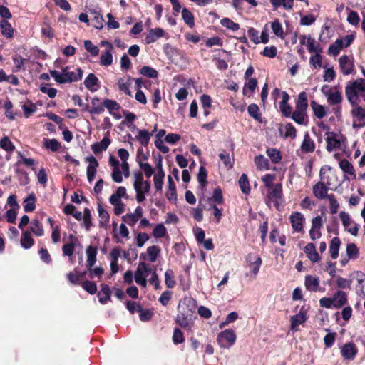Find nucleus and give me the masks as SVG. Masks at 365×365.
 <instances>
[{
	"mask_svg": "<svg viewBox=\"0 0 365 365\" xmlns=\"http://www.w3.org/2000/svg\"><path fill=\"white\" fill-rule=\"evenodd\" d=\"M359 91H365V78L349 81L345 87V94L351 105L358 103Z\"/></svg>",
	"mask_w": 365,
	"mask_h": 365,
	"instance_id": "nucleus-1",
	"label": "nucleus"
},
{
	"mask_svg": "<svg viewBox=\"0 0 365 365\" xmlns=\"http://www.w3.org/2000/svg\"><path fill=\"white\" fill-rule=\"evenodd\" d=\"M83 73V70L81 68H77V73H75L73 71H71L70 73H61L56 70L50 71L51 76L57 83L61 84L78 81L82 79Z\"/></svg>",
	"mask_w": 365,
	"mask_h": 365,
	"instance_id": "nucleus-2",
	"label": "nucleus"
},
{
	"mask_svg": "<svg viewBox=\"0 0 365 365\" xmlns=\"http://www.w3.org/2000/svg\"><path fill=\"white\" fill-rule=\"evenodd\" d=\"M320 178L324 182L319 181L317 182L312 188L313 194L314 197L317 199L322 200L327 198L329 195L328 192V186L331 185V182L329 176H325V173L323 171V168L320 170Z\"/></svg>",
	"mask_w": 365,
	"mask_h": 365,
	"instance_id": "nucleus-3",
	"label": "nucleus"
},
{
	"mask_svg": "<svg viewBox=\"0 0 365 365\" xmlns=\"http://www.w3.org/2000/svg\"><path fill=\"white\" fill-rule=\"evenodd\" d=\"M351 115L353 118L352 128L359 130L365 127V108L358 105L356 103L351 105Z\"/></svg>",
	"mask_w": 365,
	"mask_h": 365,
	"instance_id": "nucleus-4",
	"label": "nucleus"
},
{
	"mask_svg": "<svg viewBox=\"0 0 365 365\" xmlns=\"http://www.w3.org/2000/svg\"><path fill=\"white\" fill-rule=\"evenodd\" d=\"M237 336L232 329H225L218 334L217 341L221 348L229 349L236 341Z\"/></svg>",
	"mask_w": 365,
	"mask_h": 365,
	"instance_id": "nucleus-5",
	"label": "nucleus"
},
{
	"mask_svg": "<svg viewBox=\"0 0 365 365\" xmlns=\"http://www.w3.org/2000/svg\"><path fill=\"white\" fill-rule=\"evenodd\" d=\"M283 197V189L282 183H277L271 189H268L266 195L265 202L268 205L269 202H273L274 205L277 209H279V200Z\"/></svg>",
	"mask_w": 365,
	"mask_h": 365,
	"instance_id": "nucleus-6",
	"label": "nucleus"
},
{
	"mask_svg": "<svg viewBox=\"0 0 365 365\" xmlns=\"http://www.w3.org/2000/svg\"><path fill=\"white\" fill-rule=\"evenodd\" d=\"M192 310L189 308L178 307V313L175 317V322L182 328L186 329L190 326V321L192 315Z\"/></svg>",
	"mask_w": 365,
	"mask_h": 365,
	"instance_id": "nucleus-7",
	"label": "nucleus"
},
{
	"mask_svg": "<svg viewBox=\"0 0 365 365\" xmlns=\"http://www.w3.org/2000/svg\"><path fill=\"white\" fill-rule=\"evenodd\" d=\"M289 220L294 232H304L305 217L303 214L299 212H293L289 217Z\"/></svg>",
	"mask_w": 365,
	"mask_h": 365,
	"instance_id": "nucleus-8",
	"label": "nucleus"
},
{
	"mask_svg": "<svg viewBox=\"0 0 365 365\" xmlns=\"http://www.w3.org/2000/svg\"><path fill=\"white\" fill-rule=\"evenodd\" d=\"M85 161L89 163L87 166L86 175L88 182H91L95 178L99 163L97 159L93 155L86 157Z\"/></svg>",
	"mask_w": 365,
	"mask_h": 365,
	"instance_id": "nucleus-9",
	"label": "nucleus"
},
{
	"mask_svg": "<svg viewBox=\"0 0 365 365\" xmlns=\"http://www.w3.org/2000/svg\"><path fill=\"white\" fill-rule=\"evenodd\" d=\"M326 88H329V86L324 85L322 88V92L327 97V102L333 106L341 104L343 100L341 93L339 91L328 93L327 91H324Z\"/></svg>",
	"mask_w": 365,
	"mask_h": 365,
	"instance_id": "nucleus-10",
	"label": "nucleus"
},
{
	"mask_svg": "<svg viewBox=\"0 0 365 365\" xmlns=\"http://www.w3.org/2000/svg\"><path fill=\"white\" fill-rule=\"evenodd\" d=\"M357 353V347L352 342L345 344L341 349V356L346 360H354Z\"/></svg>",
	"mask_w": 365,
	"mask_h": 365,
	"instance_id": "nucleus-11",
	"label": "nucleus"
},
{
	"mask_svg": "<svg viewBox=\"0 0 365 365\" xmlns=\"http://www.w3.org/2000/svg\"><path fill=\"white\" fill-rule=\"evenodd\" d=\"M307 319V310L304 309V307H302L298 314L290 317V329L292 330H296V327L302 324Z\"/></svg>",
	"mask_w": 365,
	"mask_h": 365,
	"instance_id": "nucleus-12",
	"label": "nucleus"
},
{
	"mask_svg": "<svg viewBox=\"0 0 365 365\" xmlns=\"http://www.w3.org/2000/svg\"><path fill=\"white\" fill-rule=\"evenodd\" d=\"M332 299L334 303V308L340 309L348 303L347 293L341 289H339L334 294Z\"/></svg>",
	"mask_w": 365,
	"mask_h": 365,
	"instance_id": "nucleus-13",
	"label": "nucleus"
},
{
	"mask_svg": "<svg viewBox=\"0 0 365 365\" xmlns=\"http://www.w3.org/2000/svg\"><path fill=\"white\" fill-rule=\"evenodd\" d=\"M84 110H88L91 115L102 113L104 111L103 103L101 102L98 97L95 96L91 99V106L86 104Z\"/></svg>",
	"mask_w": 365,
	"mask_h": 365,
	"instance_id": "nucleus-14",
	"label": "nucleus"
},
{
	"mask_svg": "<svg viewBox=\"0 0 365 365\" xmlns=\"http://www.w3.org/2000/svg\"><path fill=\"white\" fill-rule=\"evenodd\" d=\"M339 67L344 75L347 76L351 74L354 68V64L351 61L348 56L344 55L340 57L339 60Z\"/></svg>",
	"mask_w": 365,
	"mask_h": 365,
	"instance_id": "nucleus-15",
	"label": "nucleus"
},
{
	"mask_svg": "<svg viewBox=\"0 0 365 365\" xmlns=\"http://www.w3.org/2000/svg\"><path fill=\"white\" fill-rule=\"evenodd\" d=\"M326 135L327 150L329 152H331L340 147L341 143L339 139L337 138V134L336 133L328 131Z\"/></svg>",
	"mask_w": 365,
	"mask_h": 365,
	"instance_id": "nucleus-16",
	"label": "nucleus"
},
{
	"mask_svg": "<svg viewBox=\"0 0 365 365\" xmlns=\"http://www.w3.org/2000/svg\"><path fill=\"white\" fill-rule=\"evenodd\" d=\"M165 31L161 28L151 29L145 38L146 44H150L155 42L160 38L165 36Z\"/></svg>",
	"mask_w": 365,
	"mask_h": 365,
	"instance_id": "nucleus-17",
	"label": "nucleus"
},
{
	"mask_svg": "<svg viewBox=\"0 0 365 365\" xmlns=\"http://www.w3.org/2000/svg\"><path fill=\"white\" fill-rule=\"evenodd\" d=\"M304 253L309 259L313 262H318L321 259V257L316 250V247L314 243L309 242L304 248Z\"/></svg>",
	"mask_w": 365,
	"mask_h": 365,
	"instance_id": "nucleus-18",
	"label": "nucleus"
},
{
	"mask_svg": "<svg viewBox=\"0 0 365 365\" xmlns=\"http://www.w3.org/2000/svg\"><path fill=\"white\" fill-rule=\"evenodd\" d=\"M111 290L106 284H101V290L98 292V301L102 304H106L110 301Z\"/></svg>",
	"mask_w": 365,
	"mask_h": 365,
	"instance_id": "nucleus-19",
	"label": "nucleus"
},
{
	"mask_svg": "<svg viewBox=\"0 0 365 365\" xmlns=\"http://www.w3.org/2000/svg\"><path fill=\"white\" fill-rule=\"evenodd\" d=\"M290 117L295 123L299 125H307L309 122L307 110L295 109Z\"/></svg>",
	"mask_w": 365,
	"mask_h": 365,
	"instance_id": "nucleus-20",
	"label": "nucleus"
},
{
	"mask_svg": "<svg viewBox=\"0 0 365 365\" xmlns=\"http://www.w3.org/2000/svg\"><path fill=\"white\" fill-rule=\"evenodd\" d=\"M84 85L91 92L96 91L99 87V80L93 73H89L84 80Z\"/></svg>",
	"mask_w": 365,
	"mask_h": 365,
	"instance_id": "nucleus-21",
	"label": "nucleus"
},
{
	"mask_svg": "<svg viewBox=\"0 0 365 365\" xmlns=\"http://www.w3.org/2000/svg\"><path fill=\"white\" fill-rule=\"evenodd\" d=\"M319 278L317 276L307 275L305 277L304 285L310 292H317L319 287Z\"/></svg>",
	"mask_w": 365,
	"mask_h": 365,
	"instance_id": "nucleus-22",
	"label": "nucleus"
},
{
	"mask_svg": "<svg viewBox=\"0 0 365 365\" xmlns=\"http://www.w3.org/2000/svg\"><path fill=\"white\" fill-rule=\"evenodd\" d=\"M86 252L87 255V261L86 265L87 269H91L96 262V255L98 252L97 247L89 245L87 247Z\"/></svg>",
	"mask_w": 365,
	"mask_h": 365,
	"instance_id": "nucleus-23",
	"label": "nucleus"
},
{
	"mask_svg": "<svg viewBox=\"0 0 365 365\" xmlns=\"http://www.w3.org/2000/svg\"><path fill=\"white\" fill-rule=\"evenodd\" d=\"M110 143V139L108 136L105 135L101 142L95 143L91 145V150L95 154H99L102 151L106 150Z\"/></svg>",
	"mask_w": 365,
	"mask_h": 365,
	"instance_id": "nucleus-24",
	"label": "nucleus"
},
{
	"mask_svg": "<svg viewBox=\"0 0 365 365\" xmlns=\"http://www.w3.org/2000/svg\"><path fill=\"white\" fill-rule=\"evenodd\" d=\"M315 149V143L310 138L308 132H306L304 136V140L301 144V150L303 153H312Z\"/></svg>",
	"mask_w": 365,
	"mask_h": 365,
	"instance_id": "nucleus-25",
	"label": "nucleus"
},
{
	"mask_svg": "<svg viewBox=\"0 0 365 365\" xmlns=\"http://www.w3.org/2000/svg\"><path fill=\"white\" fill-rule=\"evenodd\" d=\"M166 197L170 202L177 200L176 187L174 180L170 175L168 177V190L166 192Z\"/></svg>",
	"mask_w": 365,
	"mask_h": 365,
	"instance_id": "nucleus-26",
	"label": "nucleus"
},
{
	"mask_svg": "<svg viewBox=\"0 0 365 365\" xmlns=\"http://www.w3.org/2000/svg\"><path fill=\"white\" fill-rule=\"evenodd\" d=\"M341 244V240L337 237H334L331 240L329 251L331 259H336L339 257V251Z\"/></svg>",
	"mask_w": 365,
	"mask_h": 365,
	"instance_id": "nucleus-27",
	"label": "nucleus"
},
{
	"mask_svg": "<svg viewBox=\"0 0 365 365\" xmlns=\"http://www.w3.org/2000/svg\"><path fill=\"white\" fill-rule=\"evenodd\" d=\"M34 240L31 237L29 230L23 231L20 243L24 249H29L34 245Z\"/></svg>",
	"mask_w": 365,
	"mask_h": 365,
	"instance_id": "nucleus-28",
	"label": "nucleus"
},
{
	"mask_svg": "<svg viewBox=\"0 0 365 365\" xmlns=\"http://www.w3.org/2000/svg\"><path fill=\"white\" fill-rule=\"evenodd\" d=\"M0 29L2 35L7 38H11L14 36V29L11 24L7 20L0 21Z\"/></svg>",
	"mask_w": 365,
	"mask_h": 365,
	"instance_id": "nucleus-29",
	"label": "nucleus"
},
{
	"mask_svg": "<svg viewBox=\"0 0 365 365\" xmlns=\"http://www.w3.org/2000/svg\"><path fill=\"white\" fill-rule=\"evenodd\" d=\"M36 197L34 193H31L24 200V210L26 212H31L36 209Z\"/></svg>",
	"mask_w": 365,
	"mask_h": 365,
	"instance_id": "nucleus-30",
	"label": "nucleus"
},
{
	"mask_svg": "<svg viewBox=\"0 0 365 365\" xmlns=\"http://www.w3.org/2000/svg\"><path fill=\"white\" fill-rule=\"evenodd\" d=\"M98 211L100 217L99 227L106 229L110 220V215L101 205H98Z\"/></svg>",
	"mask_w": 365,
	"mask_h": 365,
	"instance_id": "nucleus-31",
	"label": "nucleus"
},
{
	"mask_svg": "<svg viewBox=\"0 0 365 365\" xmlns=\"http://www.w3.org/2000/svg\"><path fill=\"white\" fill-rule=\"evenodd\" d=\"M238 183L242 193L245 195H249L250 193L251 187L247 174H242L238 180Z\"/></svg>",
	"mask_w": 365,
	"mask_h": 365,
	"instance_id": "nucleus-32",
	"label": "nucleus"
},
{
	"mask_svg": "<svg viewBox=\"0 0 365 365\" xmlns=\"http://www.w3.org/2000/svg\"><path fill=\"white\" fill-rule=\"evenodd\" d=\"M344 48L343 39L338 38L334 43H331L328 48V54L336 56L339 54L341 48Z\"/></svg>",
	"mask_w": 365,
	"mask_h": 365,
	"instance_id": "nucleus-33",
	"label": "nucleus"
},
{
	"mask_svg": "<svg viewBox=\"0 0 365 365\" xmlns=\"http://www.w3.org/2000/svg\"><path fill=\"white\" fill-rule=\"evenodd\" d=\"M138 135L135 136L136 140L143 146H148L152 134L146 130H138Z\"/></svg>",
	"mask_w": 365,
	"mask_h": 365,
	"instance_id": "nucleus-34",
	"label": "nucleus"
},
{
	"mask_svg": "<svg viewBox=\"0 0 365 365\" xmlns=\"http://www.w3.org/2000/svg\"><path fill=\"white\" fill-rule=\"evenodd\" d=\"M308 108L307 95L305 91H302L299 94L297 101L296 102L295 109L307 110Z\"/></svg>",
	"mask_w": 365,
	"mask_h": 365,
	"instance_id": "nucleus-35",
	"label": "nucleus"
},
{
	"mask_svg": "<svg viewBox=\"0 0 365 365\" xmlns=\"http://www.w3.org/2000/svg\"><path fill=\"white\" fill-rule=\"evenodd\" d=\"M29 231L33 232L37 237H41L44 235L43 225L41 222L37 219L32 220Z\"/></svg>",
	"mask_w": 365,
	"mask_h": 365,
	"instance_id": "nucleus-36",
	"label": "nucleus"
},
{
	"mask_svg": "<svg viewBox=\"0 0 365 365\" xmlns=\"http://www.w3.org/2000/svg\"><path fill=\"white\" fill-rule=\"evenodd\" d=\"M43 146L46 149L50 150L52 152H57L61 148V144L58 140L55 138H44Z\"/></svg>",
	"mask_w": 365,
	"mask_h": 365,
	"instance_id": "nucleus-37",
	"label": "nucleus"
},
{
	"mask_svg": "<svg viewBox=\"0 0 365 365\" xmlns=\"http://www.w3.org/2000/svg\"><path fill=\"white\" fill-rule=\"evenodd\" d=\"M247 112L250 117L253 118L255 120L262 123V114L257 104H250L247 108Z\"/></svg>",
	"mask_w": 365,
	"mask_h": 365,
	"instance_id": "nucleus-38",
	"label": "nucleus"
},
{
	"mask_svg": "<svg viewBox=\"0 0 365 365\" xmlns=\"http://www.w3.org/2000/svg\"><path fill=\"white\" fill-rule=\"evenodd\" d=\"M339 167L344 173L349 174L356 178L355 170L352 164L346 159H343L339 162Z\"/></svg>",
	"mask_w": 365,
	"mask_h": 365,
	"instance_id": "nucleus-39",
	"label": "nucleus"
},
{
	"mask_svg": "<svg viewBox=\"0 0 365 365\" xmlns=\"http://www.w3.org/2000/svg\"><path fill=\"white\" fill-rule=\"evenodd\" d=\"M284 130L285 132L283 133V130L282 128L279 129L280 134L284 138H290L292 139L296 138L297 130L291 123H288L284 125Z\"/></svg>",
	"mask_w": 365,
	"mask_h": 365,
	"instance_id": "nucleus-40",
	"label": "nucleus"
},
{
	"mask_svg": "<svg viewBox=\"0 0 365 365\" xmlns=\"http://www.w3.org/2000/svg\"><path fill=\"white\" fill-rule=\"evenodd\" d=\"M208 201L209 202H215L218 205L224 204L225 199L222 195V190L220 187H217L214 190L212 195L211 197L208 198Z\"/></svg>",
	"mask_w": 365,
	"mask_h": 365,
	"instance_id": "nucleus-41",
	"label": "nucleus"
},
{
	"mask_svg": "<svg viewBox=\"0 0 365 365\" xmlns=\"http://www.w3.org/2000/svg\"><path fill=\"white\" fill-rule=\"evenodd\" d=\"M310 106L313 110L314 115L319 119L323 118L327 113L324 106L320 104H318L316 101H312L310 103Z\"/></svg>",
	"mask_w": 365,
	"mask_h": 365,
	"instance_id": "nucleus-42",
	"label": "nucleus"
},
{
	"mask_svg": "<svg viewBox=\"0 0 365 365\" xmlns=\"http://www.w3.org/2000/svg\"><path fill=\"white\" fill-rule=\"evenodd\" d=\"M266 153L274 164L279 163L282 158L281 152L277 148H267Z\"/></svg>",
	"mask_w": 365,
	"mask_h": 365,
	"instance_id": "nucleus-43",
	"label": "nucleus"
},
{
	"mask_svg": "<svg viewBox=\"0 0 365 365\" xmlns=\"http://www.w3.org/2000/svg\"><path fill=\"white\" fill-rule=\"evenodd\" d=\"M182 17L185 23L190 27L193 28L195 26L194 15L187 8H184L182 10Z\"/></svg>",
	"mask_w": 365,
	"mask_h": 365,
	"instance_id": "nucleus-44",
	"label": "nucleus"
},
{
	"mask_svg": "<svg viewBox=\"0 0 365 365\" xmlns=\"http://www.w3.org/2000/svg\"><path fill=\"white\" fill-rule=\"evenodd\" d=\"M90 14L93 15V17L91 19L93 27L97 29H101L104 22L102 15L96 11H91Z\"/></svg>",
	"mask_w": 365,
	"mask_h": 365,
	"instance_id": "nucleus-45",
	"label": "nucleus"
},
{
	"mask_svg": "<svg viewBox=\"0 0 365 365\" xmlns=\"http://www.w3.org/2000/svg\"><path fill=\"white\" fill-rule=\"evenodd\" d=\"M245 82L243 88L242 93L244 96L247 95V91H250L251 93H254L257 86V80L255 78H250L247 80Z\"/></svg>",
	"mask_w": 365,
	"mask_h": 365,
	"instance_id": "nucleus-46",
	"label": "nucleus"
},
{
	"mask_svg": "<svg viewBox=\"0 0 365 365\" xmlns=\"http://www.w3.org/2000/svg\"><path fill=\"white\" fill-rule=\"evenodd\" d=\"M197 181L202 188H205L207 186V171L206 168L201 165L199 168V172L197 174Z\"/></svg>",
	"mask_w": 365,
	"mask_h": 365,
	"instance_id": "nucleus-47",
	"label": "nucleus"
},
{
	"mask_svg": "<svg viewBox=\"0 0 365 365\" xmlns=\"http://www.w3.org/2000/svg\"><path fill=\"white\" fill-rule=\"evenodd\" d=\"M346 255L350 259H356L359 257V251L355 243H349L347 245Z\"/></svg>",
	"mask_w": 365,
	"mask_h": 365,
	"instance_id": "nucleus-48",
	"label": "nucleus"
},
{
	"mask_svg": "<svg viewBox=\"0 0 365 365\" xmlns=\"http://www.w3.org/2000/svg\"><path fill=\"white\" fill-rule=\"evenodd\" d=\"M139 73L141 75L150 78H157L158 76V72L157 71V70L148 66H143L140 69Z\"/></svg>",
	"mask_w": 365,
	"mask_h": 365,
	"instance_id": "nucleus-49",
	"label": "nucleus"
},
{
	"mask_svg": "<svg viewBox=\"0 0 365 365\" xmlns=\"http://www.w3.org/2000/svg\"><path fill=\"white\" fill-rule=\"evenodd\" d=\"M174 278V272L170 269H167L165 272V283L168 288L172 289L175 286L176 282Z\"/></svg>",
	"mask_w": 365,
	"mask_h": 365,
	"instance_id": "nucleus-50",
	"label": "nucleus"
},
{
	"mask_svg": "<svg viewBox=\"0 0 365 365\" xmlns=\"http://www.w3.org/2000/svg\"><path fill=\"white\" fill-rule=\"evenodd\" d=\"M271 28L273 33L278 37L284 38V31L282 26L278 19H275L274 21L271 23Z\"/></svg>",
	"mask_w": 365,
	"mask_h": 365,
	"instance_id": "nucleus-51",
	"label": "nucleus"
},
{
	"mask_svg": "<svg viewBox=\"0 0 365 365\" xmlns=\"http://www.w3.org/2000/svg\"><path fill=\"white\" fill-rule=\"evenodd\" d=\"M220 24L227 28V29H230L232 31H237L240 29V25L237 23L234 22L230 19L225 17L220 20Z\"/></svg>",
	"mask_w": 365,
	"mask_h": 365,
	"instance_id": "nucleus-52",
	"label": "nucleus"
},
{
	"mask_svg": "<svg viewBox=\"0 0 365 365\" xmlns=\"http://www.w3.org/2000/svg\"><path fill=\"white\" fill-rule=\"evenodd\" d=\"M104 108H106L110 114H113V110H118L120 108V104L114 100L106 98L103 101Z\"/></svg>",
	"mask_w": 365,
	"mask_h": 365,
	"instance_id": "nucleus-53",
	"label": "nucleus"
},
{
	"mask_svg": "<svg viewBox=\"0 0 365 365\" xmlns=\"http://www.w3.org/2000/svg\"><path fill=\"white\" fill-rule=\"evenodd\" d=\"M138 163L139 167L143 170L145 175L146 178H150L154 173V170L152 166L148 163H143L141 160H140L139 155H138Z\"/></svg>",
	"mask_w": 365,
	"mask_h": 365,
	"instance_id": "nucleus-54",
	"label": "nucleus"
},
{
	"mask_svg": "<svg viewBox=\"0 0 365 365\" xmlns=\"http://www.w3.org/2000/svg\"><path fill=\"white\" fill-rule=\"evenodd\" d=\"M255 163L259 170L269 169V160L262 155L256 156L255 158Z\"/></svg>",
	"mask_w": 365,
	"mask_h": 365,
	"instance_id": "nucleus-55",
	"label": "nucleus"
},
{
	"mask_svg": "<svg viewBox=\"0 0 365 365\" xmlns=\"http://www.w3.org/2000/svg\"><path fill=\"white\" fill-rule=\"evenodd\" d=\"M172 340L174 344L178 345L185 341L183 332L178 327H175L173 331Z\"/></svg>",
	"mask_w": 365,
	"mask_h": 365,
	"instance_id": "nucleus-56",
	"label": "nucleus"
},
{
	"mask_svg": "<svg viewBox=\"0 0 365 365\" xmlns=\"http://www.w3.org/2000/svg\"><path fill=\"white\" fill-rule=\"evenodd\" d=\"M82 288L90 294H94L97 292V286L94 282L86 280L81 283Z\"/></svg>",
	"mask_w": 365,
	"mask_h": 365,
	"instance_id": "nucleus-57",
	"label": "nucleus"
},
{
	"mask_svg": "<svg viewBox=\"0 0 365 365\" xmlns=\"http://www.w3.org/2000/svg\"><path fill=\"white\" fill-rule=\"evenodd\" d=\"M165 173H161V171L157 172L154 175L153 181L154 185L157 191H161L164 183Z\"/></svg>",
	"mask_w": 365,
	"mask_h": 365,
	"instance_id": "nucleus-58",
	"label": "nucleus"
},
{
	"mask_svg": "<svg viewBox=\"0 0 365 365\" xmlns=\"http://www.w3.org/2000/svg\"><path fill=\"white\" fill-rule=\"evenodd\" d=\"M137 312H139V317L142 322L149 321L153 314L150 309H143L140 305H138Z\"/></svg>",
	"mask_w": 365,
	"mask_h": 365,
	"instance_id": "nucleus-59",
	"label": "nucleus"
},
{
	"mask_svg": "<svg viewBox=\"0 0 365 365\" xmlns=\"http://www.w3.org/2000/svg\"><path fill=\"white\" fill-rule=\"evenodd\" d=\"M160 252V248L158 245H153L147 248V253L149 256V260L154 262L157 259L158 255Z\"/></svg>",
	"mask_w": 365,
	"mask_h": 365,
	"instance_id": "nucleus-60",
	"label": "nucleus"
},
{
	"mask_svg": "<svg viewBox=\"0 0 365 365\" xmlns=\"http://www.w3.org/2000/svg\"><path fill=\"white\" fill-rule=\"evenodd\" d=\"M0 147L7 152H12L15 150L14 145L7 136L1 138Z\"/></svg>",
	"mask_w": 365,
	"mask_h": 365,
	"instance_id": "nucleus-61",
	"label": "nucleus"
},
{
	"mask_svg": "<svg viewBox=\"0 0 365 365\" xmlns=\"http://www.w3.org/2000/svg\"><path fill=\"white\" fill-rule=\"evenodd\" d=\"M346 10L349 11L347 16V21L353 26H357L360 21V17L358 13L355 11H350L349 7H346Z\"/></svg>",
	"mask_w": 365,
	"mask_h": 365,
	"instance_id": "nucleus-62",
	"label": "nucleus"
},
{
	"mask_svg": "<svg viewBox=\"0 0 365 365\" xmlns=\"http://www.w3.org/2000/svg\"><path fill=\"white\" fill-rule=\"evenodd\" d=\"M219 158L222 161V163L225 167H227L228 168H232L233 167L234 162H233V160L232 161L231 160L230 154L227 152H226L225 150H222L219 154Z\"/></svg>",
	"mask_w": 365,
	"mask_h": 365,
	"instance_id": "nucleus-63",
	"label": "nucleus"
},
{
	"mask_svg": "<svg viewBox=\"0 0 365 365\" xmlns=\"http://www.w3.org/2000/svg\"><path fill=\"white\" fill-rule=\"evenodd\" d=\"M113 63V56L110 51H106L101 56L100 63L101 66H108Z\"/></svg>",
	"mask_w": 365,
	"mask_h": 365,
	"instance_id": "nucleus-64",
	"label": "nucleus"
}]
</instances>
